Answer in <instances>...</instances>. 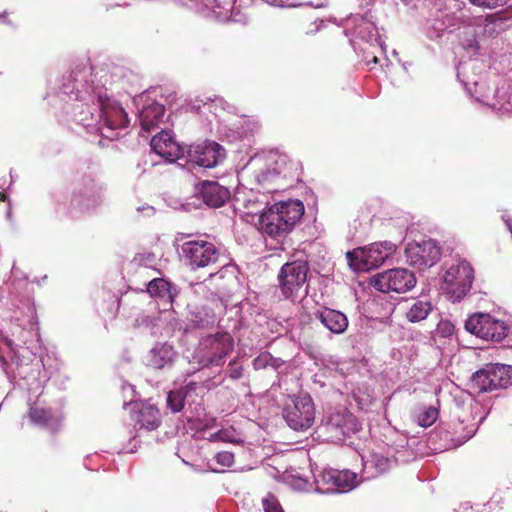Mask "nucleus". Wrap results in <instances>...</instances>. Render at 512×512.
<instances>
[{"mask_svg":"<svg viewBox=\"0 0 512 512\" xmlns=\"http://www.w3.org/2000/svg\"><path fill=\"white\" fill-rule=\"evenodd\" d=\"M309 267L306 261L296 260L285 263L278 274L279 289L286 299L295 300L304 290L307 281Z\"/></svg>","mask_w":512,"mask_h":512,"instance_id":"4","label":"nucleus"},{"mask_svg":"<svg viewBox=\"0 0 512 512\" xmlns=\"http://www.w3.org/2000/svg\"><path fill=\"white\" fill-rule=\"evenodd\" d=\"M150 145L156 154L169 162H174L182 154L180 145L166 131H161L153 136Z\"/></svg>","mask_w":512,"mask_h":512,"instance_id":"17","label":"nucleus"},{"mask_svg":"<svg viewBox=\"0 0 512 512\" xmlns=\"http://www.w3.org/2000/svg\"><path fill=\"white\" fill-rule=\"evenodd\" d=\"M242 371H243L242 367L236 365L235 361H232L229 363V366H228L229 378H231L233 380L239 379L242 376Z\"/></svg>","mask_w":512,"mask_h":512,"instance_id":"31","label":"nucleus"},{"mask_svg":"<svg viewBox=\"0 0 512 512\" xmlns=\"http://www.w3.org/2000/svg\"><path fill=\"white\" fill-rule=\"evenodd\" d=\"M164 113V105L157 102L145 107L140 112V122L142 129L146 132H150L159 123L160 119L164 116Z\"/></svg>","mask_w":512,"mask_h":512,"instance_id":"21","label":"nucleus"},{"mask_svg":"<svg viewBox=\"0 0 512 512\" xmlns=\"http://www.w3.org/2000/svg\"><path fill=\"white\" fill-rule=\"evenodd\" d=\"M405 253L407 262L419 271L432 267L441 258V248L433 239L410 243Z\"/></svg>","mask_w":512,"mask_h":512,"instance_id":"10","label":"nucleus"},{"mask_svg":"<svg viewBox=\"0 0 512 512\" xmlns=\"http://www.w3.org/2000/svg\"><path fill=\"white\" fill-rule=\"evenodd\" d=\"M438 410L435 407H425L417 416V422L421 427H430L438 418Z\"/></svg>","mask_w":512,"mask_h":512,"instance_id":"27","label":"nucleus"},{"mask_svg":"<svg viewBox=\"0 0 512 512\" xmlns=\"http://www.w3.org/2000/svg\"><path fill=\"white\" fill-rule=\"evenodd\" d=\"M217 435H219V438L223 441H226V442H230V443H238V441L234 438H231L230 436H227L226 435V432H223V431H219L217 433Z\"/></svg>","mask_w":512,"mask_h":512,"instance_id":"32","label":"nucleus"},{"mask_svg":"<svg viewBox=\"0 0 512 512\" xmlns=\"http://www.w3.org/2000/svg\"><path fill=\"white\" fill-rule=\"evenodd\" d=\"M6 199L5 192H0V201H4Z\"/></svg>","mask_w":512,"mask_h":512,"instance_id":"33","label":"nucleus"},{"mask_svg":"<svg viewBox=\"0 0 512 512\" xmlns=\"http://www.w3.org/2000/svg\"><path fill=\"white\" fill-rule=\"evenodd\" d=\"M234 349V339L228 332H216L203 337L194 358L205 368L223 365Z\"/></svg>","mask_w":512,"mask_h":512,"instance_id":"3","label":"nucleus"},{"mask_svg":"<svg viewBox=\"0 0 512 512\" xmlns=\"http://www.w3.org/2000/svg\"><path fill=\"white\" fill-rule=\"evenodd\" d=\"M472 4L479 7L494 9L498 6L505 5L509 0H469Z\"/></svg>","mask_w":512,"mask_h":512,"instance_id":"29","label":"nucleus"},{"mask_svg":"<svg viewBox=\"0 0 512 512\" xmlns=\"http://www.w3.org/2000/svg\"><path fill=\"white\" fill-rule=\"evenodd\" d=\"M465 329L476 337L492 342H501L508 335V325L489 313H474L465 322Z\"/></svg>","mask_w":512,"mask_h":512,"instance_id":"5","label":"nucleus"},{"mask_svg":"<svg viewBox=\"0 0 512 512\" xmlns=\"http://www.w3.org/2000/svg\"><path fill=\"white\" fill-rule=\"evenodd\" d=\"M224 149L214 141L191 145L187 151V161L199 167L211 168L224 158Z\"/></svg>","mask_w":512,"mask_h":512,"instance_id":"13","label":"nucleus"},{"mask_svg":"<svg viewBox=\"0 0 512 512\" xmlns=\"http://www.w3.org/2000/svg\"><path fill=\"white\" fill-rule=\"evenodd\" d=\"M299 168L300 165L297 161L292 160L286 154H280L275 159L273 168L262 174V181L263 183L277 182L278 185L271 188L272 190H277L282 186L279 183L281 180L298 179Z\"/></svg>","mask_w":512,"mask_h":512,"instance_id":"14","label":"nucleus"},{"mask_svg":"<svg viewBox=\"0 0 512 512\" xmlns=\"http://www.w3.org/2000/svg\"><path fill=\"white\" fill-rule=\"evenodd\" d=\"M137 421L142 428L147 430H155L161 424L159 409L152 404H143L138 410Z\"/></svg>","mask_w":512,"mask_h":512,"instance_id":"22","label":"nucleus"},{"mask_svg":"<svg viewBox=\"0 0 512 512\" xmlns=\"http://www.w3.org/2000/svg\"><path fill=\"white\" fill-rule=\"evenodd\" d=\"M328 480L339 491L352 489L356 484V474L349 470H333L327 474Z\"/></svg>","mask_w":512,"mask_h":512,"instance_id":"25","label":"nucleus"},{"mask_svg":"<svg viewBox=\"0 0 512 512\" xmlns=\"http://www.w3.org/2000/svg\"><path fill=\"white\" fill-rule=\"evenodd\" d=\"M195 388L196 383L190 382L179 389L168 392L166 403L172 413H178L184 408L188 393L195 390Z\"/></svg>","mask_w":512,"mask_h":512,"instance_id":"23","label":"nucleus"},{"mask_svg":"<svg viewBox=\"0 0 512 512\" xmlns=\"http://www.w3.org/2000/svg\"><path fill=\"white\" fill-rule=\"evenodd\" d=\"M27 418L32 425L45 429L51 434H56L62 428L61 417L54 414L50 407L45 406L38 400L30 404Z\"/></svg>","mask_w":512,"mask_h":512,"instance_id":"15","label":"nucleus"},{"mask_svg":"<svg viewBox=\"0 0 512 512\" xmlns=\"http://www.w3.org/2000/svg\"><path fill=\"white\" fill-rule=\"evenodd\" d=\"M147 292L152 298L160 299L170 307L177 295L176 288L163 278L151 280L147 285Z\"/></svg>","mask_w":512,"mask_h":512,"instance_id":"20","label":"nucleus"},{"mask_svg":"<svg viewBox=\"0 0 512 512\" xmlns=\"http://www.w3.org/2000/svg\"><path fill=\"white\" fill-rule=\"evenodd\" d=\"M263 507L265 512H284L275 498L265 499L263 501Z\"/></svg>","mask_w":512,"mask_h":512,"instance_id":"30","label":"nucleus"},{"mask_svg":"<svg viewBox=\"0 0 512 512\" xmlns=\"http://www.w3.org/2000/svg\"><path fill=\"white\" fill-rule=\"evenodd\" d=\"M473 279L472 266L462 260L446 270L443 277V289L451 295L453 300H460L470 291Z\"/></svg>","mask_w":512,"mask_h":512,"instance_id":"7","label":"nucleus"},{"mask_svg":"<svg viewBox=\"0 0 512 512\" xmlns=\"http://www.w3.org/2000/svg\"><path fill=\"white\" fill-rule=\"evenodd\" d=\"M416 284L414 274L405 268H395L379 273L373 278L375 289L384 292L405 293Z\"/></svg>","mask_w":512,"mask_h":512,"instance_id":"9","label":"nucleus"},{"mask_svg":"<svg viewBox=\"0 0 512 512\" xmlns=\"http://www.w3.org/2000/svg\"><path fill=\"white\" fill-rule=\"evenodd\" d=\"M432 310L430 302L423 300H415L407 306L406 317L410 322H419L429 315Z\"/></svg>","mask_w":512,"mask_h":512,"instance_id":"26","label":"nucleus"},{"mask_svg":"<svg viewBox=\"0 0 512 512\" xmlns=\"http://www.w3.org/2000/svg\"><path fill=\"white\" fill-rule=\"evenodd\" d=\"M174 351L172 346L162 344L150 351L149 365L155 369H162L173 361Z\"/></svg>","mask_w":512,"mask_h":512,"instance_id":"24","label":"nucleus"},{"mask_svg":"<svg viewBox=\"0 0 512 512\" xmlns=\"http://www.w3.org/2000/svg\"><path fill=\"white\" fill-rule=\"evenodd\" d=\"M284 418L294 430H305L312 426L315 418L314 403L307 395H298L284 409Z\"/></svg>","mask_w":512,"mask_h":512,"instance_id":"8","label":"nucleus"},{"mask_svg":"<svg viewBox=\"0 0 512 512\" xmlns=\"http://www.w3.org/2000/svg\"><path fill=\"white\" fill-rule=\"evenodd\" d=\"M199 193L205 204L211 207H221L229 200V190L214 181H205L201 184Z\"/></svg>","mask_w":512,"mask_h":512,"instance_id":"18","label":"nucleus"},{"mask_svg":"<svg viewBox=\"0 0 512 512\" xmlns=\"http://www.w3.org/2000/svg\"><path fill=\"white\" fill-rule=\"evenodd\" d=\"M215 460L223 468H229L234 463V454L229 451H221L215 455Z\"/></svg>","mask_w":512,"mask_h":512,"instance_id":"28","label":"nucleus"},{"mask_svg":"<svg viewBox=\"0 0 512 512\" xmlns=\"http://www.w3.org/2000/svg\"><path fill=\"white\" fill-rule=\"evenodd\" d=\"M303 213L304 205L299 200L275 203L260 215L259 230L273 238L285 237Z\"/></svg>","mask_w":512,"mask_h":512,"instance_id":"2","label":"nucleus"},{"mask_svg":"<svg viewBox=\"0 0 512 512\" xmlns=\"http://www.w3.org/2000/svg\"><path fill=\"white\" fill-rule=\"evenodd\" d=\"M388 253L381 249V245L372 244L368 248H356L346 253L349 266L354 271H368L381 266Z\"/></svg>","mask_w":512,"mask_h":512,"instance_id":"12","label":"nucleus"},{"mask_svg":"<svg viewBox=\"0 0 512 512\" xmlns=\"http://www.w3.org/2000/svg\"><path fill=\"white\" fill-rule=\"evenodd\" d=\"M325 429L332 438L342 440L351 432H356L358 427L353 414L346 412L331 414L325 423Z\"/></svg>","mask_w":512,"mask_h":512,"instance_id":"16","label":"nucleus"},{"mask_svg":"<svg viewBox=\"0 0 512 512\" xmlns=\"http://www.w3.org/2000/svg\"><path fill=\"white\" fill-rule=\"evenodd\" d=\"M472 386L479 392L506 389L512 385V366L487 364L475 372L471 378Z\"/></svg>","mask_w":512,"mask_h":512,"instance_id":"6","label":"nucleus"},{"mask_svg":"<svg viewBox=\"0 0 512 512\" xmlns=\"http://www.w3.org/2000/svg\"><path fill=\"white\" fill-rule=\"evenodd\" d=\"M314 315L334 334H342L347 330L348 318L338 310L325 307L322 310H317Z\"/></svg>","mask_w":512,"mask_h":512,"instance_id":"19","label":"nucleus"},{"mask_svg":"<svg viewBox=\"0 0 512 512\" xmlns=\"http://www.w3.org/2000/svg\"><path fill=\"white\" fill-rule=\"evenodd\" d=\"M97 101L105 127L111 131V134H102L113 139L117 136L113 134L114 131L127 128L129 123L127 113L117 102L111 100L105 91L98 93Z\"/></svg>","mask_w":512,"mask_h":512,"instance_id":"11","label":"nucleus"},{"mask_svg":"<svg viewBox=\"0 0 512 512\" xmlns=\"http://www.w3.org/2000/svg\"><path fill=\"white\" fill-rule=\"evenodd\" d=\"M181 255L191 270L206 269L210 272L209 277L223 278L232 266L228 264L227 257L212 242L197 239L185 241L181 244Z\"/></svg>","mask_w":512,"mask_h":512,"instance_id":"1","label":"nucleus"}]
</instances>
